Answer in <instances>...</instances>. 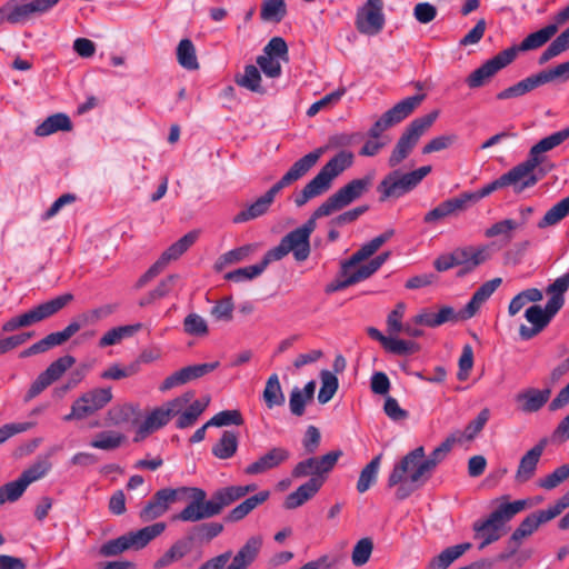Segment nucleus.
<instances>
[{
    "label": "nucleus",
    "instance_id": "nucleus-16",
    "mask_svg": "<svg viewBox=\"0 0 569 569\" xmlns=\"http://www.w3.org/2000/svg\"><path fill=\"white\" fill-rule=\"evenodd\" d=\"M290 252H292L295 260L298 262L307 260L310 256V240L298 229L282 237L279 244L271 248L266 253L271 262H273L281 260Z\"/></svg>",
    "mask_w": 569,
    "mask_h": 569
},
{
    "label": "nucleus",
    "instance_id": "nucleus-48",
    "mask_svg": "<svg viewBox=\"0 0 569 569\" xmlns=\"http://www.w3.org/2000/svg\"><path fill=\"white\" fill-rule=\"evenodd\" d=\"M234 81L239 87L246 88L251 92L266 93V89L261 86L260 71L253 64L246 66L243 73L236 76Z\"/></svg>",
    "mask_w": 569,
    "mask_h": 569
},
{
    "label": "nucleus",
    "instance_id": "nucleus-5",
    "mask_svg": "<svg viewBox=\"0 0 569 569\" xmlns=\"http://www.w3.org/2000/svg\"><path fill=\"white\" fill-rule=\"evenodd\" d=\"M353 163V153L341 150L331 158L320 171L303 187V189L295 196L297 207H303L309 200L327 192L337 178Z\"/></svg>",
    "mask_w": 569,
    "mask_h": 569
},
{
    "label": "nucleus",
    "instance_id": "nucleus-49",
    "mask_svg": "<svg viewBox=\"0 0 569 569\" xmlns=\"http://www.w3.org/2000/svg\"><path fill=\"white\" fill-rule=\"evenodd\" d=\"M177 60L187 70L199 69L196 48L190 39H182L177 47Z\"/></svg>",
    "mask_w": 569,
    "mask_h": 569
},
{
    "label": "nucleus",
    "instance_id": "nucleus-43",
    "mask_svg": "<svg viewBox=\"0 0 569 569\" xmlns=\"http://www.w3.org/2000/svg\"><path fill=\"white\" fill-rule=\"evenodd\" d=\"M471 543L465 542L451 546L442 550L438 556L433 557L428 565V569H447L450 565L460 558L469 548Z\"/></svg>",
    "mask_w": 569,
    "mask_h": 569
},
{
    "label": "nucleus",
    "instance_id": "nucleus-29",
    "mask_svg": "<svg viewBox=\"0 0 569 569\" xmlns=\"http://www.w3.org/2000/svg\"><path fill=\"white\" fill-rule=\"evenodd\" d=\"M432 170L431 166H422L411 172L393 171V197H400L415 189Z\"/></svg>",
    "mask_w": 569,
    "mask_h": 569
},
{
    "label": "nucleus",
    "instance_id": "nucleus-36",
    "mask_svg": "<svg viewBox=\"0 0 569 569\" xmlns=\"http://www.w3.org/2000/svg\"><path fill=\"white\" fill-rule=\"evenodd\" d=\"M193 542L188 535L181 539H178L161 557L154 561L153 568L163 569L169 567L171 563L183 559L191 552Z\"/></svg>",
    "mask_w": 569,
    "mask_h": 569
},
{
    "label": "nucleus",
    "instance_id": "nucleus-59",
    "mask_svg": "<svg viewBox=\"0 0 569 569\" xmlns=\"http://www.w3.org/2000/svg\"><path fill=\"white\" fill-rule=\"evenodd\" d=\"M518 228H521V223H518L517 220L503 219L486 229L485 237L495 238L498 236H503L507 241H510L512 239V232Z\"/></svg>",
    "mask_w": 569,
    "mask_h": 569
},
{
    "label": "nucleus",
    "instance_id": "nucleus-25",
    "mask_svg": "<svg viewBox=\"0 0 569 569\" xmlns=\"http://www.w3.org/2000/svg\"><path fill=\"white\" fill-rule=\"evenodd\" d=\"M177 491L173 488H163L158 490L146 506L140 510L139 517L141 521L149 522L163 516L169 506L177 502Z\"/></svg>",
    "mask_w": 569,
    "mask_h": 569
},
{
    "label": "nucleus",
    "instance_id": "nucleus-42",
    "mask_svg": "<svg viewBox=\"0 0 569 569\" xmlns=\"http://www.w3.org/2000/svg\"><path fill=\"white\" fill-rule=\"evenodd\" d=\"M72 122L66 113H54L42 121L34 130L38 137H47L58 131H70Z\"/></svg>",
    "mask_w": 569,
    "mask_h": 569
},
{
    "label": "nucleus",
    "instance_id": "nucleus-8",
    "mask_svg": "<svg viewBox=\"0 0 569 569\" xmlns=\"http://www.w3.org/2000/svg\"><path fill=\"white\" fill-rule=\"evenodd\" d=\"M74 297L72 293L67 292L60 296L54 297L51 300L44 301L38 306H34L27 312H23L19 316L12 317L7 320L2 325L3 332H13L20 328H27L33 326L38 322L47 320L58 312H60L63 308H66L71 301H73Z\"/></svg>",
    "mask_w": 569,
    "mask_h": 569
},
{
    "label": "nucleus",
    "instance_id": "nucleus-31",
    "mask_svg": "<svg viewBox=\"0 0 569 569\" xmlns=\"http://www.w3.org/2000/svg\"><path fill=\"white\" fill-rule=\"evenodd\" d=\"M323 482V478L311 477L308 481L299 486L297 490L286 497L283 507L288 510H292L302 506L317 495Z\"/></svg>",
    "mask_w": 569,
    "mask_h": 569
},
{
    "label": "nucleus",
    "instance_id": "nucleus-56",
    "mask_svg": "<svg viewBox=\"0 0 569 569\" xmlns=\"http://www.w3.org/2000/svg\"><path fill=\"white\" fill-rule=\"evenodd\" d=\"M286 13L284 0H264L261 4L260 17L264 21L280 22Z\"/></svg>",
    "mask_w": 569,
    "mask_h": 569
},
{
    "label": "nucleus",
    "instance_id": "nucleus-47",
    "mask_svg": "<svg viewBox=\"0 0 569 569\" xmlns=\"http://www.w3.org/2000/svg\"><path fill=\"white\" fill-rule=\"evenodd\" d=\"M271 263V260L268 258L267 253H264L262 260L252 266H247L243 268H238L233 271H230L226 273L224 279L234 281V282H241L244 280H252L257 277H259L267 267Z\"/></svg>",
    "mask_w": 569,
    "mask_h": 569
},
{
    "label": "nucleus",
    "instance_id": "nucleus-38",
    "mask_svg": "<svg viewBox=\"0 0 569 569\" xmlns=\"http://www.w3.org/2000/svg\"><path fill=\"white\" fill-rule=\"evenodd\" d=\"M270 492L267 490L260 491L234 507L232 510L228 512L224 517L227 522H238L246 518L253 509H256L259 505L263 503L268 500Z\"/></svg>",
    "mask_w": 569,
    "mask_h": 569
},
{
    "label": "nucleus",
    "instance_id": "nucleus-7",
    "mask_svg": "<svg viewBox=\"0 0 569 569\" xmlns=\"http://www.w3.org/2000/svg\"><path fill=\"white\" fill-rule=\"evenodd\" d=\"M74 297L72 293L67 292L60 296L54 297L51 300L44 301L38 306H34L27 312H23L19 316L12 317L7 320L2 325L3 332H13L20 328H27L33 326L38 322L47 320L58 312H60L63 308H66L71 301H73Z\"/></svg>",
    "mask_w": 569,
    "mask_h": 569
},
{
    "label": "nucleus",
    "instance_id": "nucleus-14",
    "mask_svg": "<svg viewBox=\"0 0 569 569\" xmlns=\"http://www.w3.org/2000/svg\"><path fill=\"white\" fill-rule=\"evenodd\" d=\"M199 238V231L191 230L172 243L166 251L162 252L160 258L141 276L138 286L142 287L148 281L161 273L167 266L179 259L191 246L196 243Z\"/></svg>",
    "mask_w": 569,
    "mask_h": 569
},
{
    "label": "nucleus",
    "instance_id": "nucleus-6",
    "mask_svg": "<svg viewBox=\"0 0 569 569\" xmlns=\"http://www.w3.org/2000/svg\"><path fill=\"white\" fill-rule=\"evenodd\" d=\"M526 500H516L513 502L502 503L493 510L489 517L483 521H476L473 530L477 537L483 540L479 549L496 542L501 537V528L506 521H509L513 516L525 509Z\"/></svg>",
    "mask_w": 569,
    "mask_h": 569
},
{
    "label": "nucleus",
    "instance_id": "nucleus-33",
    "mask_svg": "<svg viewBox=\"0 0 569 569\" xmlns=\"http://www.w3.org/2000/svg\"><path fill=\"white\" fill-rule=\"evenodd\" d=\"M458 321H462L460 319V315H459V312H456L455 309L450 306L441 307L437 313L431 312L428 309H422L412 319L413 325L426 326L429 328H436L446 322H458Z\"/></svg>",
    "mask_w": 569,
    "mask_h": 569
},
{
    "label": "nucleus",
    "instance_id": "nucleus-3",
    "mask_svg": "<svg viewBox=\"0 0 569 569\" xmlns=\"http://www.w3.org/2000/svg\"><path fill=\"white\" fill-rule=\"evenodd\" d=\"M569 289V272L557 278L546 288L550 296L545 308L540 305H532L525 311L526 320L531 325H521L519 336L522 340H530L542 332L565 305V293Z\"/></svg>",
    "mask_w": 569,
    "mask_h": 569
},
{
    "label": "nucleus",
    "instance_id": "nucleus-22",
    "mask_svg": "<svg viewBox=\"0 0 569 569\" xmlns=\"http://www.w3.org/2000/svg\"><path fill=\"white\" fill-rule=\"evenodd\" d=\"M370 183L371 179L369 177L351 180L349 183L331 194L325 202L329 206L332 212L339 211L359 199L367 191Z\"/></svg>",
    "mask_w": 569,
    "mask_h": 569
},
{
    "label": "nucleus",
    "instance_id": "nucleus-21",
    "mask_svg": "<svg viewBox=\"0 0 569 569\" xmlns=\"http://www.w3.org/2000/svg\"><path fill=\"white\" fill-rule=\"evenodd\" d=\"M552 81H556L552 70L545 69L501 90L500 92L497 93L496 98L498 100L519 98Z\"/></svg>",
    "mask_w": 569,
    "mask_h": 569
},
{
    "label": "nucleus",
    "instance_id": "nucleus-26",
    "mask_svg": "<svg viewBox=\"0 0 569 569\" xmlns=\"http://www.w3.org/2000/svg\"><path fill=\"white\" fill-rule=\"evenodd\" d=\"M290 458V451L283 447H273L243 469L247 476L264 473L284 463Z\"/></svg>",
    "mask_w": 569,
    "mask_h": 569
},
{
    "label": "nucleus",
    "instance_id": "nucleus-37",
    "mask_svg": "<svg viewBox=\"0 0 569 569\" xmlns=\"http://www.w3.org/2000/svg\"><path fill=\"white\" fill-rule=\"evenodd\" d=\"M166 528L167 525L164 522H156L137 531H130L124 536L130 549L140 550L144 548L151 540L160 536L166 530Z\"/></svg>",
    "mask_w": 569,
    "mask_h": 569
},
{
    "label": "nucleus",
    "instance_id": "nucleus-9",
    "mask_svg": "<svg viewBox=\"0 0 569 569\" xmlns=\"http://www.w3.org/2000/svg\"><path fill=\"white\" fill-rule=\"evenodd\" d=\"M539 178H526L518 166L510 169L508 172L501 174L498 179L491 181L487 186L475 192L460 193L467 208L471 203H476L485 197H488L493 191L499 189L511 187L516 193H521L527 188L533 187L538 182Z\"/></svg>",
    "mask_w": 569,
    "mask_h": 569
},
{
    "label": "nucleus",
    "instance_id": "nucleus-12",
    "mask_svg": "<svg viewBox=\"0 0 569 569\" xmlns=\"http://www.w3.org/2000/svg\"><path fill=\"white\" fill-rule=\"evenodd\" d=\"M111 400L112 392L110 388L91 389L73 401L70 413L66 415L63 420H83L104 408Z\"/></svg>",
    "mask_w": 569,
    "mask_h": 569
},
{
    "label": "nucleus",
    "instance_id": "nucleus-17",
    "mask_svg": "<svg viewBox=\"0 0 569 569\" xmlns=\"http://www.w3.org/2000/svg\"><path fill=\"white\" fill-rule=\"evenodd\" d=\"M517 57L516 48H507L500 51L472 71L466 79L469 88H480L489 81L498 71L510 64Z\"/></svg>",
    "mask_w": 569,
    "mask_h": 569
},
{
    "label": "nucleus",
    "instance_id": "nucleus-50",
    "mask_svg": "<svg viewBox=\"0 0 569 569\" xmlns=\"http://www.w3.org/2000/svg\"><path fill=\"white\" fill-rule=\"evenodd\" d=\"M262 397L269 409L284 403V395L282 392L278 375L273 373L268 378Z\"/></svg>",
    "mask_w": 569,
    "mask_h": 569
},
{
    "label": "nucleus",
    "instance_id": "nucleus-40",
    "mask_svg": "<svg viewBox=\"0 0 569 569\" xmlns=\"http://www.w3.org/2000/svg\"><path fill=\"white\" fill-rule=\"evenodd\" d=\"M168 422V413H164L161 407L156 408L138 427L133 441L139 442L143 440L153 431L164 427Z\"/></svg>",
    "mask_w": 569,
    "mask_h": 569
},
{
    "label": "nucleus",
    "instance_id": "nucleus-57",
    "mask_svg": "<svg viewBox=\"0 0 569 569\" xmlns=\"http://www.w3.org/2000/svg\"><path fill=\"white\" fill-rule=\"evenodd\" d=\"M124 441V436L120 432L108 430L99 432L91 441V447L101 450H114Z\"/></svg>",
    "mask_w": 569,
    "mask_h": 569
},
{
    "label": "nucleus",
    "instance_id": "nucleus-58",
    "mask_svg": "<svg viewBox=\"0 0 569 569\" xmlns=\"http://www.w3.org/2000/svg\"><path fill=\"white\" fill-rule=\"evenodd\" d=\"M426 94L419 93L408 97L393 106V122L401 121L410 116L425 100Z\"/></svg>",
    "mask_w": 569,
    "mask_h": 569
},
{
    "label": "nucleus",
    "instance_id": "nucleus-1",
    "mask_svg": "<svg viewBox=\"0 0 569 569\" xmlns=\"http://www.w3.org/2000/svg\"><path fill=\"white\" fill-rule=\"evenodd\" d=\"M391 237V231H386L362 244L348 260L341 263L342 280H336L327 287V292L342 290L372 276L389 258V252H383L371 258L383 243Z\"/></svg>",
    "mask_w": 569,
    "mask_h": 569
},
{
    "label": "nucleus",
    "instance_id": "nucleus-32",
    "mask_svg": "<svg viewBox=\"0 0 569 569\" xmlns=\"http://www.w3.org/2000/svg\"><path fill=\"white\" fill-rule=\"evenodd\" d=\"M262 547V538L259 536L250 537L246 543L231 558L230 565L226 569H248L258 558Z\"/></svg>",
    "mask_w": 569,
    "mask_h": 569
},
{
    "label": "nucleus",
    "instance_id": "nucleus-18",
    "mask_svg": "<svg viewBox=\"0 0 569 569\" xmlns=\"http://www.w3.org/2000/svg\"><path fill=\"white\" fill-rule=\"evenodd\" d=\"M76 363V358L71 355H64L52 363L41 372L37 379L31 383L27 395L26 400H31L39 396L43 390H46L50 385L59 380L63 373L70 369Z\"/></svg>",
    "mask_w": 569,
    "mask_h": 569
},
{
    "label": "nucleus",
    "instance_id": "nucleus-53",
    "mask_svg": "<svg viewBox=\"0 0 569 569\" xmlns=\"http://www.w3.org/2000/svg\"><path fill=\"white\" fill-rule=\"evenodd\" d=\"M569 214V196L551 207L538 222V228L545 229L560 222Z\"/></svg>",
    "mask_w": 569,
    "mask_h": 569
},
{
    "label": "nucleus",
    "instance_id": "nucleus-2",
    "mask_svg": "<svg viewBox=\"0 0 569 569\" xmlns=\"http://www.w3.org/2000/svg\"><path fill=\"white\" fill-rule=\"evenodd\" d=\"M322 148H318L297 160L290 169L264 194L253 203L239 211L233 218V223H243L266 214L274 201L276 196L286 187L302 178L322 156Z\"/></svg>",
    "mask_w": 569,
    "mask_h": 569
},
{
    "label": "nucleus",
    "instance_id": "nucleus-45",
    "mask_svg": "<svg viewBox=\"0 0 569 569\" xmlns=\"http://www.w3.org/2000/svg\"><path fill=\"white\" fill-rule=\"evenodd\" d=\"M140 419V412L137 406L124 403L114 406L108 411V420L111 425L121 426L124 423L137 425Z\"/></svg>",
    "mask_w": 569,
    "mask_h": 569
},
{
    "label": "nucleus",
    "instance_id": "nucleus-39",
    "mask_svg": "<svg viewBox=\"0 0 569 569\" xmlns=\"http://www.w3.org/2000/svg\"><path fill=\"white\" fill-rule=\"evenodd\" d=\"M467 206L459 194L458 197L448 199L439 203L436 208L426 213L423 221L426 223L437 222L448 216L455 214L456 212L463 211Z\"/></svg>",
    "mask_w": 569,
    "mask_h": 569
},
{
    "label": "nucleus",
    "instance_id": "nucleus-23",
    "mask_svg": "<svg viewBox=\"0 0 569 569\" xmlns=\"http://www.w3.org/2000/svg\"><path fill=\"white\" fill-rule=\"evenodd\" d=\"M457 258V263L460 269L457 272V277H465L472 272L477 267L485 263L490 259V247L489 246H465L453 249Z\"/></svg>",
    "mask_w": 569,
    "mask_h": 569
},
{
    "label": "nucleus",
    "instance_id": "nucleus-34",
    "mask_svg": "<svg viewBox=\"0 0 569 569\" xmlns=\"http://www.w3.org/2000/svg\"><path fill=\"white\" fill-rule=\"evenodd\" d=\"M551 390L528 388L516 395V402L519 410L525 413H532L539 411L549 400Z\"/></svg>",
    "mask_w": 569,
    "mask_h": 569
},
{
    "label": "nucleus",
    "instance_id": "nucleus-27",
    "mask_svg": "<svg viewBox=\"0 0 569 569\" xmlns=\"http://www.w3.org/2000/svg\"><path fill=\"white\" fill-rule=\"evenodd\" d=\"M502 279L497 277L482 283L472 295L470 301L458 311L460 319L468 320L477 315L481 306L500 287Z\"/></svg>",
    "mask_w": 569,
    "mask_h": 569
},
{
    "label": "nucleus",
    "instance_id": "nucleus-63",
    "mask_svg": "<svg viewBox=\"0 0 569 569\" xmlns=\"http://www.w3.org/2000/svg\"><path fill=\"white\" fill-rule=\"evenodd\" d=\"M373 549V543L370 538L360 539L353 547L351 560L357 567L363 566L368 562Z\"/></svg>",
    "mask_w": 569,
    "mask_h": 569
},
{
    "label": "nucleus",
    "instance_id": "nucleus-19",
    "mask_svg": "<svg viewBox=\"0 0 569 569\" xmlns=\"http://www.w3.org/2000/svg\"><path fill=\"white\" fill-rule=\"evenodd\" d=\"M382 9V0H367L357 11L355 21L357 30L367 36L378 34L386 21Z\"/></svg>",
    "mask_w": 569,
    "mask_h": 569
},
{
    "label": "nucleus",
    "instance_id": "nucleus-51",
    "mask_svg": "<svg viewBox=\"0 0 569 569\" xmlns=\"http://www.w3.org/2000/svg\"><path fill=\"white\" fill-rule=\"evenodd\" d=\"M223 531V525L220 522H204L194 526L188 532L191 541L209 542Z\"/></svg>",
    "mask_w": 569,
    "mask_h": 569
},
{
    "label": "nucleus",
    "instance_id": "nucleus-46",
    "mask_svg": "<svg viewBox=\"0 0 569 569\" xmlns=\"http://www.w3.org/2000/svg\"><path fill=\"white\" fill-rule=\"evenodd\" d=\"M557 33L556 24H548L545 28L528 34L518 47V51H529L542 47Z\"/></svg>",
    "mask_w": 569,
    "mask_h": 569
},
{
    "label": "nucleus",
    "instance_id": "nucleus-13",
    "mask_svg": "<svg viewBox=\"0 0 569 569\" xmlns=\"http://www.w3.org/2000/svg\"><path fill=\"white\" fill-rule=\"evenodd\" d=\"M199 238V231L191 230L172 243L166 251L162 252L160 258L141 276L138 286L142 287L148 281L161 273L167 266L179 259L191 246L196 243Z\"/></svg>",
    "mask_w": 569,
    "mask_h": 569
},
{
    "label": "nucleus",
    "instance_id": "nucleus-11",
    "mask_svg": "<svg viewBox=\"0 0 569 569\" xmlns=\"http://www.w3.org/2000/svg\"><path fill=\"white\" fill-rule=\"evenodd\" d=\"M438 111L435 110L428 114L415 119L399 138L396 149L393 150V163L403 161L417 146L419 139L430 129L436 119Z\"/></svg>",
    "mask_w": 569,
    "mask_h": 569
},
{
    "label": "nucleus",
    "instance_id": "nucleus-55",
    "mask_svg": "<svg viewBox=\"0 0 569 569\" xmlns=\"http://www.w3.org/2000/svg\"><path fill=\"white\" fill-rule=\"evenodd\" d=\"M380 460L381 455H378L361 470L357 482V490L359 493L366 492L372 485L376 483Z\"/></svg>",
    "mask_w": 569,
    "mask_h": 569
},
{
    "label": "nucleus",
    "instance_id": "nucleus-24",
    "mask_svg": "<svg viewBox=\"0 0 569 569\" xmlns=\"http://www.w3.org/2000/svg\"><path fill=\"white\" fill-rule=\"evenodd\" d=\"M219 361L210 362V363H198L192 366H187L181 368L180 370L173 372L168 376L161 383L160 390L167 391L174 387L184 385L191 380L201 378L219 367Z\"/></svg>",
    "mask_w": 569,
    "mask_h": 569
},
{
    "label": "nucleus",
    "instance_id": "nucleus-28",
    "mask_svg": "<svg viewBox=\"0 0 569 569\" xmlns=\"http://www.w3.org/2000/svg\"><path fill=\"white\" fill-rule=\"evenodd\" d=\"M12 0L18 24L49 12L61 0Z\"/></svg>",
    "mask_w": 569,
    "mask_h": 569
},
{
    "label": "nucleus",
    "instance_id": "nucleus-4",
    "mask_svg": "<svg viewBox=\"0 0 569 569\" xmlns=\"http://www.w3.org/2000/svg\"><path fill=\"white\" fill-rule=\"evenodd\" d=\"M177 491L178 501L186 498L190 502L173 519L183 522H197L218 516L226 508L222 488L216 490L207 500V492L198 487H179Z\"/></svg>",
    "mask_w": 569,
    "mask_h": 569
},
{
    "label": "nucleus",
    "instance_id": "nucleus-52",
    "mask_svg": "<svg viewBox=\"0 0 569 569\" xmlns=\"http://www.w3.org/2000/svg\"><path fill=\"white\" fill-rule=\"evenodd\" d=\"M256 250V244H244L221 254L216 261L214 269L222 270L224 267L246 260Z\"/></svg>",
    "mask_w": 569,
    "mask_h": 569
},
{
    "label": "nucleus",
    "instance_id": "nucleus-35",
    "mask_svg": "<svg viewBox=\"0 0 569 569\" xmlns=\"http://www.w3.org/2000/svg\"><path fill=\"white\" fill-rule=\"evenodd\" d=\"M458 441H460V437H458L456 433H451L450 436H448L445 439V441H442L437 448H435L433 451L429 455V457L421 462V466L416 472V477H419L425 472H430L432 475L436 467L441 461L445 460V458L451 451L455 443Z\"/></svg>",
    "mask_w": 569,
    "mask_h": 569
},
{
    "label": "nucleus",
    "instance_id": "nucleus-15",
    "mask_svg": "<svg viewBox=\"0 0 569 569\" xmlns=\"http://www.w3.org/2000/svg\"><path fill=\"white\" fill-rule=\"evenodd\" d=\"M199 238V231L191 230L172 243L166 251L162 252L160 258L141 276L138 286L142 287L148 281L161 273L167 266L179 259L191 246L196 243Z\"/></svg>",
    "mask_w": 569,
    "mask_h": 569
},
{
    "label": "nucleus",
    "instance_id": "nucleus-20",
    "mask_svg": "<svg viewBox=\"0 0 569 569\" xmlns=\"http://www.w3.org/2000/svg\"><path fill=\"white\" fill-rule=\"evenodd\" d=\"M425 460V448L422 446L417 447L409 453H407L401 461L393 467V485L397 481H409L410 483H417L422 486L430 477V472H425L419 477H416V472Z\"/></svg>",
    "mask_w": 569,
    "mask_h": 569
},
{
    "label": "nucleus",
    "instance_id": "nucleus-30",
    "mask_svg": "<svg viewBox=\"0 0 569 569\" xmlns=\"http://www.w3.org/2000/svg\"><path fill=\"white\" fill-rule=\"evenodd\" d=\"M547 445L548 438H542L536 446H533L522 456L516 473V479L519 482H526L535 476L537 465Z\"/></svg>",
    "mask_w": 569,
    "mask_h": 569
},
{
    "label": "nucleus",
    "instance_id": "nucleus-54",
    "mask_svg": "<svg viewBox=\"0 0 569 569\" xmlns=\"http://www.w3.org/2000/svg\"><path fill=\"white\" fill-rule=\"evenodd\" d=\"M569 49V27L562 31L549 46L548 48L540 54L538 59V63L540 66L547 63L555 57H558L562 52Z\"/></svg>",
    "mask_w": 569,
    "mask_h": 569
},
{
    "label": "nucleus",
    "instance_id": "nucleus-64",
    "mask_svg": "<svg viewBox=\"0 0 569 569\" xmlns=\"http://www.w3.org/2000/svg\"><path fill=\"white\" fill-rule=\"evenodd\" d=\"M28 485L24 482V480L19 477L17 480L10 481L0 487V498L3 499V503L6 501L13 502L23 495Z\"/></svg>",
    "mask_w": 569,
    "mask_h": 569
},
{
    "label": "nucleus",
    "instance_id": "nucleus-41",
    "mask_svg": "<svg viewBox=\"0 0 569 569\" xmlns=\"http://www.w3.org/2000/svg\"><path fill=\"white\" fill-rule=\"evenodd\" d=\"M551 149L552 148L549 143V140L547 138H543L530 149L529 157L527 158V160L517 164L527 179L538 178L535 174V170L542 162V158L540 157V154Z\"/></svg>",
    "mask_w": 569,
    "mask_h": 569
},
{
    "label": "nucleus",
    "instance_id": "nucleus-44",
    "mask_svg": "<svg viewBox=\"0 0 569 569\" xmlns=\"http://www.w3.org/2000/svg\"><path fill=\"white\" fill-rule=\"evenodd\" d=\"M238 443V433L232 430H224L218 442L212 447L211 452L218 459L228 460L236 455Z\"/></svg>",
    "mask_w": 569,
    "mask_h": 569
},
{
    "label": "nucleus",
    "instance_id": "nucleus-10",
    "mask_svg": "<svg viewBox=\"0 0 569 569\" xmlns=\"http://www.w3.org/2000/svg\"><path fill=\"white\" fill-rule=\"evenodd\" d=\"M567 508H569V490L552 506L527 516L512 532L509 543L520 545L522 539L531 536L541 523L555 519Z\"/></svg>",
    "mask_w": 569,
    "mask_h": 569
},
{
    "label": "nucleus",
    "instance_id": "nucleus-60",
    "mask_svg": "<svg viewBox=\"0 0 569 569\" xmlns=\"http://www.w3.org/2000/svg\"><path fill=\"white\" fill-rule=\"evenodd\" d=\"M339 387L338 378L330 371L321 372V388L318 393V401L321 405L329 402Z\"/></svg>",
    "mask_w": 569,
    "mask_h": 569
},
{
    "label": "nucleus",
    "instance_id": "nucleus-62",
    "mask_svg": "<svg viewBox=\"0 0 569 569\" xmlns=\"http://www.w3.org/2000/svg\"><path fill=\"white\" fill-rule=\"evenodd\" d=\"M243 423L242 415L239 410H223L214 415L207 421V426L224 427V426H241Z\"/></svg>",
    "mask_w": 569,
    "mask_h": 569
},
{
    "label": "nucleus",
    "instance_id": "nucleus-61",
    "mask_svg": "<svg viewBox=\"0 0 569 569\" xmlns=\"http://www.w3.org/2000/svg\"><path fill=\"white\" fill-rule=\"evenodd\" d=\"M183 331L189 336L203 337L209 332L207 321L198 313H189L183 320Z\"/></svg>",
    "mask_w": 569,
    "mask_h": 569
}]
</instances>
